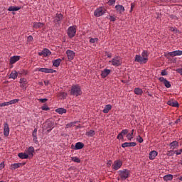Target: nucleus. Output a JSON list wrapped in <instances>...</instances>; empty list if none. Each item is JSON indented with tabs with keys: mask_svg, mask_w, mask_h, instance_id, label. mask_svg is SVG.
<instances>
[{
	"mask_svg": "<svg viewBox=\"0 0 182 182\" xmlns=\"http://www.w3.org/2000/svg\"><path fill=\"white\" fill-rule=\"evenodd\" d=\"M56 113H58L59 114H63V113H66V109L64 108H58L55 109Z\"/></svg>",
	"mask_w": 182,
	"mask_h": 182,
	"instance_id": "obj_33",
	"label": "nucleus"
},
{
	"mask_svg": "<svg viewBox=\"0 0 182 182\" xmlns=\"http://www.w3.org/2000/svg\"><path fill=\"white\" fill-rule=\"evenodd\" d=\"M161 76H167V71L166 70H163L161 73Z\"/></svg>",
	"mask_w": 182,
	"mask_h": 182,
	"instance_id": "obj_44",
	"label": "nucleus"
},
{
	"mask_svg": "<svg viewBox=\"0 0 182 182\" xmlns=\"http://www.w3.org/2000/svg\"><path fill=\"white\" fill-rule=\"evenodd\" d=\"M44 85H45L46 86H48V85H49V81H48V80H45V81H44Z\"/></svg>",
	"mask_w": 182,
	"mask_h": 182,
	"instance_id": "obj_56",
	"label": "nucleus"
},
{
	"mask_svg": "<svg viewBox=\"0 0 182 182\" xmlns=\"http://www.w3.org/2000/svg\"><path fill=\"white\" fill-rule=\"evenodd\" d=\"M134 133V129H132L131 133L127 134V139H128L129 141H132V139H133Z\"/></svg>",
	"mask_w": 182,
	"mask_h": 182,
	"instance_id": "obj_35",
	"label": "nucleus"
},
{
	"mask_svg": "<svg viewBox=\"0 0 182 182\" xmlns=\"http://www.w3.org/2000/svg\"><path fill=\"white\" fill-rule=\"evenodd\" d=\"M0 107H4V103H0Z\"/></svg>",
	"mask_w": 182,
	"mask_h": 182,
	"instance_id": "obj_63",
	"label": "nucleus"
},
{
	"mask_svg": "<svg viewBox=\"0 0 182 182\" xmlns=\"http://www.w3.org/2000/svg\"><path fill=\"white\" fill-rule=\"evenodd\" d=\"M33 133H38V129H34Z\"/></svg>",
	"mask_w": 182,
	"mask_h": 182,
	"instance_id": "obj_62",
	"label": "nucleus"
},
{
	"mask_svg": "<svg viewBox=\"0 0 182 182\" xmlns=\"http://www.w3.org/2000/svg\"><path fill=\"white\" fill-rule=\"evenodd\" d=\"M66 55L68 56V60H73L75 56H76V53L72 50H67Z\"/></svg>",
	"mask_w": 182,
	"mask_h": 182,
	"instance_id": "obj_10",
	"label": "nucleus"
},
{
	"mask_svg": "<svg viewBox=\"0 0 182 182\" xmlns=\"http://www.w3.org/2000/svg\"><path fill=\"white\" fill-rule=\"evenodd\" d=\"M174 153H176V156H180V154L182 153V149L179 151H174Z\"/></svg>",
	"mask_w": 182,
	"mask_h": 182,
	"instance_id": "obj_46",
	"label": "nucleus"
},
{
	"mask_svg": "<svg viewBox=\"0 0 182 182\" xmlns=\"http://www.w3.org/2000/svg\"><path fill=\"white\" fill-rule=\"evenodd\" d=\"M134 3H132V4H131V10H130V12H132V11H133V9L134 8Z\"/></svg>",
	"mask_w": 182,
	"mask_h": 182,
	"instance_id": "obj_55",
	"label": "nucleus"
},
{
	"mask_svg": "<svg viewBox=\"0 0 182 182\" xmlns=\"http://www.w3.org/2000/svg\"><path fill=\"white\" fill-rule=\"evenodd\" d=\"M72 96H80L82 95V89L79 85H73L70 90Z\"/></svg>",
	"mask_w": 182,
	"mask_h": 182,
	"instance_id": "obj_3",
	"label": "nucleus"
},
{
	"mask_svg": "<svg viewBox=\"0 0 182 182\" xmlns=\"http://www.w3.org/2000/svg\"><path fill=\"white\" fill-rule=\"evenodd\" d=\"M63 20V15H62V14L60 13H57L55 14V16L54 17L53 22L54 23H55V25H58L59 26V25L62 23Z\"/></svg>",
	"mask_w": 182,
	"mask_h": 182,
	"instance_id": "obj_5",
	"label": "nucleus"
},
{
	"mask_svg": "<svg viewBox=\"0 0 182 182\" xmlns=\"http://www.w3.org/2000/svg\"><path fill=\"white\" fill-rule=\"evenodd\" d=\"M181 122V119H178L175 121V123H180Z\"/></svg>",
	"mask_w": 182,
	"mask_h": 182,
	"instance_id": "obj_60",
	"label": "nucleus"
},
{
	"mask_svg": "<svg viewBox=\"0 0 182 182\" xmlns=\"http://www.w3.org/2000/svg\"><path fill=\"white\" fill-rule=\"evenodd\" d=\"M4 135L6 136V137L9 136V125L6 122L4 124Z\"/></svg>",
	"mask_w": 182,
	"mask_h": 182,
	"instance_id": "obj_15",
	"label": "nucleus"
},
{
	"mask_svg": "<svg viewBox=\"0 0 182 182\" xmlns=\"http://www.w3.org/2000/svg\"><path fill=\"white\" fill-rule=\"evenodd\" d=\"M42 110H49V108L47 105H43L42 107H41Z\"/></svg>",
	"mask_w": 182,
	"mask_h": 182,
	"instance_id": "obj_48",
	"label": "nucleus"
},
{
	"mask_svg": "<svg viewBox=\"0 0 182 182\" xmlns=\"http://www.w3.org/2000/svg\"><path fill=\"white\" fill-rule=\"evenodd\" d=\"M109 19L112 21L114 22L116 21V18L114 16H110Z\"/></svg>",
	"mask_w": 182,
	"mask_h": 182,
	"instance_id": "obj_52",
	"label": "nucleus"
},
{
	"mask_svg": "<svg viewBox=\"0 0 182 182\" xmlns=\"http://www.w3.org/2000/svg\"><path fill=\"white\" fill-rule=\"evenodd\" d=\"M107 58H112V54L108 53V54H107Z\"/></svg>",
	"mask_w": 182,
	"mask_h": 182,
	"instance_id": "obj_61",
	"label": "nucleus"
},
{
	"mask_svg": "<svg viewBox=\"0 0 182 182\" xmlns=\"http://www.w3.org/2000/svg\"><path fill=\"white\" fill-rule=\"evenodd\" d=\"M38 102H41V103H46V102H48V99L46 98H41V99H38Z\"/></svg>",
	"mask_w": 182,
	"mask_h": 182,
	"instance_id": "obj_42",
	"label": "nucleus"
},
{
	"mask_svg": "<svg viewBox=\"0 0 182 182\" xmlns=\"http://www.w3.org/2000/svg\"><path fill=\"white\" fill-rule=\"evenodd\" d=\"M16 77H18V72H16V71L11 72L9 75V78L15 80V79H16Z\"/></svg>",
	"mask_w": 182,
	"mask_h": 182,
	"instance_id": "obj_29",
	"label": "nucleus"
},
{
	"mask_svg": "<svg viewBox=\"0 0 182 182\" xmlns=\"http://www.w3.org/2000/svg\"><path fill=\"white\" fill-rule=\"evenodd\" d=\"M136 142H125L122 144V147L123 149H126V147H136Z\"/></svg>",
	"mask_w": 182,
	"mask_h": 182,
	"instance_id": "obj_16",
	"label": "nucleus"
},
{
	"mask_svg": "<svg viewBox=\"0 0 182 182\" xmlns=\"http://www.w3.org/2000/svg\"><path fill=\"white\" fill-rule=\"evenodd\" d=\"M21 59V56H13L10 58V63L11 65H14V63H16L18 60Z\"/></svg>",
	"mask_w": 182,
	"mask_h": 182,
	"instance_id": "obj_21",
	"label": "nucleus"
},
{
	"mask_svg": "<svg viewBox=\"0 0 182 182\" xmlns=\"http://www.w3.org/2000/svg\"><path fill=\"white\" fill-rule=\"evenodd\" d=\"M38 72H43V73H55L56 71L50 68H38Z\"/></svg>",
	"mask_w": 182,
	"mask_h": 182,
	"instance_id": "obj_14",
	"label": "nucleus"
},
{
	"mask_svg": "<svg viewBox=\"0 0 182 182\" xmlns=\"http://www.w3.org/2000/svg\"><path fill=\"white\" fill-rule=\"evenodd\" d=\"M33 153H35V148H33V146H29L28 149L26 150V154H28V159L33 157Z\"/></svg>",
	"mask_w": 182,
	"mask_h": 182,
	"instance_id": "obj_11",
	"label": "nucleus"
},
{
	"mask_svg": "<svg viewBox=\"0 0 182 182\" xmlns=\"http://www.w3.org/2000/svg\"><path fill=\"white\" fill-rule=\"evenodd\" d=\"M99 41V39L98 38H90V43H95V42H97Z\"/></svg>",
	"mask_w": 182,
	"mask_h": 182,
	"instance_id": "obj_41",
	"label": "nucleus"
},
{
	"mask_svg": "<svg viewBox=\"0 0 182 182\" xmlns=\"http://www.w3.org/2000/svg\"><path fill=\"white\" fill-rule=\"evenodd\" d=\"M109 63H112V66H120L123 63V58L119 56H115L112 60H109Z\"/></svg>",
	"mask_w": 182,
	"mask_h": 182,
	"instance_id": "obj_4",
	"label": "nucleus"
},
{
	"mask_svg": "<svg viewBox=\"0 0 182 182\" xmlns=\"http://www.w3.org/2000/svg\"><path fill=\"white\" fill-rule=\"evenodd\" d=\"M118 173L119 177L117 178V180H121V181H124L130 176V171L127 169L119 170Z\"/></svg>",
	"mask_w": 182,
	"mask_h": 182,
	"instance_id": "obj_2",
	"label": "nucleus"
},
{
	"mask_svg": "<svg viewBox=\"0 0 182 182\" xmlns=\"http://www.w3.org/2000/svg\"><path fill=\"white\" fill-rule=\"evenodd\" d=\"M21 87L23 89H26V83H21Z\"/></svg>",
	"mask_w": 182,
	"mask_h": 182,
	"instance_id": "obj_54",
	"label": "nucleus"
},
{
	"mask_svg": "<svg viewBox=\"0 0 182 182\" xmlns=\"http://www.w3.org/2000/svg\"><path fill=\"white\" fill-rule=\"evenodd\" d=\"M134 61L140 63V65H146L149 62V51L143 50L141 55H136Z\"/></svg>",
	"mask_w": 182,
	"mask_h": 182,
	"instance_id": "obj_1",
	"label": "nucleus"
},
{
	"mask_svg": "<svg viewBox=\"0 0 182 182\" xmlns=\"http://www.w3.org/2000/svg\"><path fill=\"white\" fill-rule=\"evenodd\" d=\"M72 161H74V163H80V159L77 156L71 157Z\"/></svg>",
	"mask_w": 182,
	"mask_h": 182,
	"instance_id": "obj_37",
	"label": "nucleus"
},
{
	"mask_svg": "<svg viewBox=\"0 0 182 182\" xmlns=\"http://www.w3.org/2000/svg\"><path fill=\"white\" fill-rule=\"evenodd\" d=\"M176 147H178V141H173L170 144V149L172 150H174V149H176Z\"/></svg>",
	"mask_w": 182,
	"mask_h": 182,
	"instance_id": "obj_25",
	"label": "nucleus"
},
{
	"mask_svg": "<svg viewBox=\"0 0 182 182\" xmlns=\"http://www.w3.org/2000/svg\"><path fill=\"white\" fill-rule=\"evenodd\" d=\"M110 72L111 70L109 69H105L104 70H102V73H101V76L103 79H105V77H107V76H109V75H110Z\"/></svg>",
	"mask_w": 182,
	"mask_h": 182,
	"instance_id": "obj_19",
	"label": "nucleus"
},
{
	"mask_svg": "<svg viewBox=\"0 0 182 182\" xmlns=\"http://www.w3.org/2000/svg\"><path fill=\"white\" fill-rule=\"evenodd\" d=\"M115 9L118 14H123L124 11V6L122 5L118 4L115 6Z\"/></svg>",
	"mask_w": 182,
	"mask_h": 182,
	"instance_id": "obj_18",
	"label": "nucleus"
},
{
	"mask_svg": "<svg viewBox=\"0 0 182 182\" xmlns=\"http://www.w3.org/2000/svg\"><path fill=\"white\" fill-rule=\"evenodd\" d=\"M136 141L139 143H143V138L141 136H138V137L136 138Z\"/></svg>",
	"mask_w": 182,
	"mask_h": 182,
	"instance_id": "obj_40",
	"label": "nucleus"
},
{
	"mask_svg": "<svg viewBox=\"0 0 182 182\" xmlns=\"http://www.w3.org/2000/svg\"><path fill=\"white\" fill-rule=\"evenodd\" d=\"M50 53H52L50 52V50H49V49L44 48L41 52L38 53V55L39 56H44L45 58H46V56H49Z\"/></svg>",
	"mask_w": 182,
	"mask_h": 182,
	"instance_id": "obj_13",
	"label": "nucleus"
},
{
	"mask_svg": "<svg viewBox=\"0 0 182 182\" xmlns=\"http://www.w3.org/2000/svg\"><path fill=\"white\" fill-rule=\"evenodd\" d=\"M59 99H66L68 97V93L67 92H59L58 95Z\"/></svg>",
	"mask_w": 182,
	"mask_h": 182,
	"instance_id": "obj_32",
	"label": "nucleus"
},
{
	"mask_svg": "<svg viewBox=\"0 0 182 182\" xmlns=\"http://www.w3.org/2000/svg\"><path fill=\"white\" fill-rule=\"evenodd\" d=\"M33 141L36 143V144H38V136L33 137Z\"/></svg>",
	"mask_w": 182,
	"mask_h": 182,
	"instance_id": "obj_49",
	"label": "nucleus"
},
{
	"mask_svg": "<svg viewBox=\"0 0 182 182\" xmlns=\"http://www.w3.org/2000/svg\"><path fill=\"white\" fill-rule=\"evenodd\" d=\"M95 133L93 130H90L89 132H86V136L88 137H93L95 136Z\"/></svg>",
	"mask_w": 182,
	"mask_h": 182,
	"instance_id": "obj_36",
	"label": "nucleus"
},
{
	"mask_svg": "<svg viewBox=\"0 0 182 182\" xmlns=\"http://www.w3.org/2000/svg\"><path fill=\"white\" fill-rule=\"evenodd\" d=\"M170 31H171V32H174L176 31V28L173 27H171Z\"/></svg>",
	"mask_w": 182,
	"mask_h": 182,
	"instance_id": "obj_59",
	"label": "nucleus"
},
{
	"mask_svg": "<svg viewBox=\"0 0 182 182\" xmlns=\"http://www.w3.org/2000/svg\"><path fill=\"white\" fill-rule=\"evenodd\" d=\"M18 157H19V159H21L22 160H23L25 159H29V156L28 155V154H26V152L19 153Z\"/></svg>",
	"mask_w": 182,
	"mask_h": 182,
	"instance_id": "obj_26",
	"label": "nucleus"
},
{
	"mask_svg": "<svg viewBox=\"0 0 182 182\" xmlns=\"http://www.w3.org/2000/svg\"><path fill=\"white\" fill-rule=\"evenodd\" d=\"M32 136H33V137H37V133L36 132H33Z\"/></svg>",
	"mask_w": 182,
	"mask_h": 182,
	"instance_id": "obj_58",
	"label": "nucleus"
},
{
	"mask_svg": "<svg viewBox=\"0 0 182 182\" xmlns=\"http://www.w3.org/2000/svg\"><path fill=\"white\" fill-rule=\"evenodd\" d=\"M159 154V153H157V151H151L149 153V160H154V159H156V157H157V155Z\"/></svg>",
	"mask_w": 182,
	"mask_h": 182,
	"instance_id": "obj_20",
	"label": "nucleus"
},
{
	"mask_svg": "<svg viewBox=\"0 0 182 182\" xmlns=\"http://www.w3.org/2000/svg\"><path fill=\"white\" fill-rule=\"evenodd\" d=\"M180 181H182V176L179 178Z\"/></svg>",
	"mask_w": 182,
	"mask_h": 182,
	"instance_id": "obj_64",
	"label": "nucleus"
},
{
	"mask_svg": "<svg viewBox=\"0 0 182 182\" xmlns=\"http://www.w3.org/2000/svg\"><path fill=\"white\" fill-rule=\"evenodd\" d=\"M164 181H171L173 180V175L168 174L164 176Z\"/></svg>",
	"mask_w": 182,
	"mask_h": 182,
	"instance_id": "obj_31",
	"label": "nucleus"
},
{
	"mask_svg": "<svg viewBox=\"0 0 182 182\" xmlns=\"http://www.w3.org/2000/svg\"><path fill=\"white\" fill-rule=\"evenodd\" d=\"M33 28H34L35 29H39L40 28H43V23L38 22H34L33 23Z\"/></svg>",
	"mask_w": 182,
	"mask_h": 182,
	"instance_id": "obj_24",
	"label": "nucleus"
},
{
	"mask_svg": "<svg viewBox=\"0 0 182 182\" xmlns=\"http://www.w3.org/2000/svg\"><path fill=\"white\" fill-rule=\"evenodd\" d=\"M4 167H5V164L4 162H1L0 164V170H2V168H4Z\"/></svg>",
	"mask_w": 182,
	"mask_h": 182,
	"instance_id": "obj_53",
	"label": "nucleus"
},
{
	"mask_svg": "<svg viewBox=\"0 0 182 182\" xmlns=\"http://www.w3.org/2000/svg\"><path fill=\"white\" fill-rule=\"evenodd\" d=\"M85 147V144L82 142H77L75 146V150H80Z\"/></svg>",
	"mask_w": 182,
	"mask_h": 182,
	"instance_id": "obj_23",
	"label": "nucleus"
},
{
	"mask_svg": "<svg viewBox=\"0 0 182 182\" xmlns=\"http://www.w3.org/2000/svg\"><path fill=\"white\" fill-rule=\"evenodd\" d=\"M22 166V164L18 163V164H13L11 166V170H16V168H19Z\"/></svg>",
	"mask_w": 182,
	"mask_h": 182,
	"instance_id": "obj_27",
	"label": "nucleus"
},
{
	"mask_svg": "<svg viewBox=\"0 0 182 182\" xmlns=\"http://www.w3.org/2000/svg\"><path fill=\"white\" fill-rule=\"evenodd\" d=\"M61 63H62V59H60V58L54 60L53 61V66H55V68H59Z\"/></svg>",
	"mask_w": 182,
	"mask_h": 182,
	"instance_id": "obj_22",
	"label": "nucleus"
},
{
	"mask_svg": "<svg viewBox=\"0 0 182 182\" xmlns=\"http://www.w3.org/2000/svg\"><path fill=\"white\" fill-rule=\"evenodd\" d=\"M182 55V50H178L169 53H165L164 56L166 58H168V56L174 57V56H181Z\"/></svg>",
	"mask_w": 182,
	"mask_h": 182,
	"instance_id": "obj_7",
	"label": "nucleus"
},
{
	"mask_svg": "<svg viewBox=\"0 0 182 182\" xmlns=\"http://www.w3.org/2000/svg\"><path fill=\"white\" fill-rule=\"evenodd\" d=\"M105 14H106V9H105V7H99L94 12L95 16L97 17L102 16L105 15Z\"/></svg>",
	"mask_w": 182,
	"mask_h": 182,
	"instance_id": "obj_8",
	"label": "nucleus"
},
{
	"mask_svg": "<svg viewBox=\"0 0 182 182\" xmlns=\"http://www.w3.org/2000/svg\"><path fill=\"white\" fill-rule=\"evenodd\" d=\"M159 80L162 83H164V86H166L167 89H170V87H171V84H170V82H168V80H167V79L163 77H161L159 78Z\"/></svg>",
	"mask_w": 182,
	"mask_h": 182,
	"instance_id": "obj_12",
	"label": "nucleus"
},
{
	"mask_svg": "<svg viewBox=\"0 0 182 182\" xmlns=\"http://www.w3.org/2000/svg\"><path fill=\"white\" fill-rule=\"evenodd\" d=\"M28 41H33V37H32V36H29L28 37Z\"/></svg>",
	"mask_w": 182,
	"mask_h": 182,
	"instance_id": "obj_57",
	"label": "nucleus"
},
{
	"mask_svg": "<svg viewBox=\"0 0 182 182\" xmlns=\"http://www.w3.org/2000/svg\"><path fill=\"white\" fill-rule=\"evenodd\" d=\"M110 110H112V105H107L104 109H103V113H109V112H110Z\"/></svg>",
	"mask_w": 182,
	"mask_h": 182,
	"instance_id": "obj_30",
	"label": "nucleus"
},
{
	"mask_svg": "<svg viewBox=\"0 0 182 182\" xmlns=\"http://www.w3.org/2000/svg\"><path fill=\"white\" fill-rule=\"evenodd\" d=\"M26 79L25 78L20 79V83H26Z\"/></svg>",
	"mask_w": 182,
	"mask_h": 182,
	"instance_id": "obj_51",
	"label": "nucleus"
},
{
	"mask_svg": "<svg viewBox=\"0 0 182 182\" xmlns=\"http://www.w3.org/2000/svg\"><path fill=\"white\" fill-rule=\"evenodd\" d=\"M117 139H118V140H123V135L121 132L117 135Z\"/></svg>",
	"mask_w": 182,
	"mask_h": 182,
	"instance_id": "obj_43",
	"label": "nucleus"
},
{
	"mask_svg": "<svg viewBox=\"0 0 182 182\" xmlns=\"http://www.w3.org/2000/svg\"><path fill=\"white\" fill-rule=\"evenodd\" d=\"M134 92L135 95H143V90L140 88H135Z\"/></svg>",
	"mask_w": 182,
	"mask_h": 182,
	"instance_id": "obj_34",
	"label": "nucleus"
},
{
	"mask_svg": "<svg viewBox=\"0 0 182 182\" xmlns=\"http://www.w3.org/2000/svg\"><path fill=\"white\" fill-rule=\"evenodd\" d=\"M108 4L109 5H114V4H116V0H109Z\"/></svg>",
	"mask_w": 182,
	"mask_h": 182,
	"instance_id": "obj_45",
	"label": "nucleus"
},
{
	"mask_svg": "<svg viewBox=\"0 0 182 182\" xmlns=\"http://www.w3.org/2000/svg\"><path fill=\"white\" fill-rule=\"evenodd\" d=\"M67 33L69 38H75V36L76 35V26H70Z\"/></svg>",
	"mask_w": 182,
	"mask_h": 182,
	"instance_id": "obj_9",
	"label": "nucleus"
},
{
	"mask_svg": "<svg viewBox=\"0 0 182 182\" xmlns=\"http://www.w3.org/2000/svg\"><path fill=\"white\" fill-rule=\"evenodd\" d=\"M9 105H11L10 101L6 102H3V107H5V106H9Z\"/></svg>",
	"mask_w": 182,
	"mask_h": 182,
	"instance_id": "obj_47",
	"label": "nucleus"
},
{
	"mask_svg": "<svg viewBox=\"0 0 182 182\" xmlns=\"http://www.w3.org/2000/svg\"><path fill=\"white\" fill-rule=\"evenodd\" d=\"M167 105H168V106H171L172 107H178L179 106L178 102L173 100H170L168 101Z\"/></svg>",
	"mask_w": 182,
	"mask_h": 182,
	"instance_id": "obj_17",
	"label": "nucleus"
},
{
	"mask_svg": "<svg viewBox=\"0 0 182 182\" xmlns=\"http://www.w3.org/2000/svg\"><path fill=\"white\" fill-rule=\"evenodd\" d=\"M170 18L171 19H174L175 21L177 20V17L174 14L171 15Z\"/></svg>",
	"mask_w": 182,
	"mask_h": 182,
	"instance_id": "obj_50",
	"label": "nucleus"
},
{
	"mask_svg": "<svg viewBox=\"0 0 182 182\" xmlns=\"http://www.w3.org/2000/svg\"><path fill=\"white\" fill-rule=\"evenodd\" d=\"M122 166H123V161L120 159L115 160L114 163L112 164V168L115 171L117 170H119V168H122Z\"/></svg>",
	"mask_w": 182,
	"mask_h": 182,
	"instance_id": "obj_6",
	"label": "nucleus"
},
{
	"mask_svg": "<svg viewBox=\"0 0 182 182\" xmlns=\"http://www.w3.org/2000/svg\"><path fill=\"white\" fill-rule=\"evenodd\" d=\"M121 134L122 136H126V134L127 135L129 134V129H123L121 132Z\"/></svg>",
	"mask_w": 182,
	"mask_h": 182,
	"instance_id": "obj_39",
	"label": "nucleus"
},
{
	"mask_svg": "<svg viewBox=\"0 0 182 182\" xmlns=\"http://www.w3.org/2000/svg\"><path fill=\"white\" fill-rule=\"evenodd\" d=\"M10 105H15L16 103H18V102H19V99H14L12 100H10Z\"/></svg>",
	"mask_w": 182,
	"mask_h": 182,
	"instance_id": "obj_38",
	"label": "nucleus"
},
{
	"mask_svg": "<svg viewBox=\"0 0 182 182\" xmlns=\"http://www.w3.org/2000/svg\"><path fill=\"white\" fill-rule=\"evenodd\" d=\"M19 9H21V7L19 6H10L8 9V11H9V12H16V11H19Z\"/></svg>",
	"mask_w": 182,
	"mask_h": 182,
	"instance_id": "obj_28",
	"label": "nucleus"
}]
</instances>
